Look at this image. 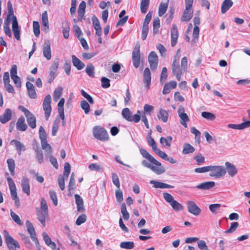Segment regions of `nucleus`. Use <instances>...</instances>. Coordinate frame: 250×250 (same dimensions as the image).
Wrapping results in <instances>:
<instances>
[{"mask_svg": "<svg viewBox=\"0 0 250 250\" xmlns=\"http://www.w3.org/2000/svg\"><path fill=\"white\" fill-rule=\"evenodd\" d=\"M202 117L210 121H213L215 119L214 114L211 112L204 111L201 113Z\"/></svg>", "mask_w": 250, "mask_h": 250, "instance_id": "8fccbe9b", "label": "nucleus"}, {"mask_svg": "<svg viewBox=\"0 0 250 250\" xmlns=\"http://www.w3.org/2000/svg\"><path fill=\"white\" fill-rule=\"evenodd\" d=\"M38 219L42 226L44 227L45 226V219L48 217V211L43 210H38L37 212Z\"/></svg>", "mask_w": 250, "mask_h": 250, "instance_id": "b1692460", "label": "nucleus"}, {"mask_svg": "<svg viewBox=\"0 0 250 250\" xmlns=\"http://www.w3.org/2000/svg\"><path fill=\"white\" fill-rule=\"evenodd\" d=\"M42 26L44 27V30L45 31H48L49 30V23L48 15L46 11H44L42 14Z\"/></svg>", "mask_w": 250, "mask_h": 250, "instance_id": "c9c22d12", "label": "nucleus"}, {"mask_svg": "<svg viewBox=\"0 0 250 250\" xmlns=\"http://www.w3.org/2000/svg\"><path fill=\"white\" fill-rule=\"evenodd\" d=\"M21 186L23 191L26 193L27 195H30V185L29 180L26 177H23L21 181Z\"/></svg>", "mask_w": 250, "mask_h": 250, "instance_id": "6ab92c4d", "label": "nucleus"}, {"mask_svg": "<svg viewBox=\"0 0 250 250\" xmlns=\"http://www.w3.org/2000/svg\"><path fill=\"white\" fill-rule=\"evenodd\" d=\"M178 38V32L177 27L176 24H172L171 29V45L174 47L177 43Z\"/></svg>", "mask_w": 250, "mask_h": 250, "instance_id": "4468645a", "label": "nucleus"}, {"mask_svg": "<svg viewBox=\"0 0 250 250\" xmlns=\"http://www.w3.org/2000/svg\"><path fill=\"white\" fill-rule=\"evenodd\" d=\"M140 151L143 157L148 160L149 162L156 166H161V163L154 159L146 150L142 148L140 149Z\"/></svg>", "mask_w": 250, "mask_h": 250, "instance_id": "ddd939ff", "label": "nucleus"}, {"mask_svg": "<svg viewBox=\"0 0 250 250\" xmlns=\"http://www.w3.org/2000/svg\"><path fill=\"white\" fill-rule=\"evenodd\" d=\"M75 202L77 205V209L79 212H83L84 210L83 207V201L79 194L75 195Z\"/></svg>", "mask_w": 250, "mask_h": 250, "instance_id": "bb28decb", "label": "nucleus"}, {"mask_svg": "<svg viewBox=\"0 0 250 250\" xmlns=\"http://www.w3.org/2000/svg\"><path fill=\"white\" fill-rule=\"evenodd\" d=\"M195 148L193 146L188 143L185 144L183 146V153L184 154H188L192 153L194 152Z\"/></svg>", "mask_w": 250, "mask_h": 250, "instance_id": "e433bc0d", "label": "nucleus"}, {"mask_svg": "<svg viewBox=\"0 0 250 250\" xmlns=\"http://www.w3.org/2000/svg\"><path fill=\"white\" fill-rule=\"evenodd\" d=\"M115 196L117 201L119 203H121L123 201V194L120 188H117L115 191Z\"/></svg>", "mask_w": 250, "mask_h": 250, "instance_id": "680f3d73", "label": "nucleus"}, {"mask_svg": "<svg viewBox=\"0 0 250 250\" xmlns=\"http://www.w3.org/2000/svg\"><path fill=\"white\" fill-rule=\"evenodd\" d=\"M122 115L126 121L131 122V113L129 108H125L123 109Z\"/></svg>", "mask_w": 250, "mask_h": 250, "instance_id": "79ce46f5", "label": "nucleus"}, {"mask_svg": "<svg viewBox=\"0 0 250 250\" xmlns=\"http://www.w3.org/2000/svg\"><path fill=\"white\" fill-rule=\"evenodd\" d=\"M94 70L95 68L93 65L91 63H89L87 65L85 71L90 77L93 78L94 77Z\"/></svg>", "mask_w": 250, "mask_h": 250, "instance_id": "ea45409f", "label": "nucleus"}, {"mask_svg": "<svg viewBox=\"0 0 250 250\" xmlns=\"http://www.w3.org/2000/svg\"><path fill=\"white\" fill-rule=\"evenodd\" d=\"M26 86L29 97L32 99L37 98V95L34 85L31 83L27 82L26 83Z\"/></svg>", "mask_w": 250, "mask_h": 250, "instance_id": "412c9836", "label": "nucleus"}, {"mask_svg": "<svg viewBox=\"0 0 250 250\" xmlns=\"http://www.w3.org/2000/svg\"><path fill=\"white\" fill-rule=\"evenodd\" d=\"M121 211L123 215V218L127 220L129 218V214L126 210V208L125 203H123L121 205Z\"/></svg>", "mask_w": 250, "mask_h": 250, "instance_id": "de8ad7c7", "label": "nucleus"}, {"mask_svg": "<svg viewBox=\"0 0 250 250\" xmlns=\"http://www.w3.org/2000/svg\"><path fill=\"white\" fill-rule=\"evenodd\" d=\"M43 55L48 60L51 59V52L50 48V43L49 41H46L42 48Z\"/></svg>", "mask_w": 250, "mask_h": 250, "instance_id": "dca6fc26", "label": "nucleus"}, {"mask_svg": "<svg viewBox=\"0 0 250 250\" xmlns=\"http://www.w3.org/2000/svg\"><path fill=\"white\" fill-rule=\"evenodd\" d=\"M181 50L179 49L174 57L172 64V72L176 76L177 79L180 81L181 75L186 71L188 66V59L186 57H183L179 64V60L181 57Z\"/></svg>", "mask_w": 250, "mask_h": 250, "instance_id": "f257e3e1", "label": "nucleus"}, {"mask_svg": "<svg viewBox=\"0 0 250 250\" xmlns=\"http://www.w3.org/2000/svg\"><path fill=\"white\" fill-rule=\"evenodd\" d=\"M33 28L34 33L36 37H38L40 35V24L38 21H34L33 22Z\"/></svg>", "mask_w": 250, "mask_h": 250, "instance_id": "864d4df0", "label": "nucleus"}, {"mask_svg": "<svg viewBox=\"0 0 250 250\" xmlns=\"http://www.w3.org/2000/svg\"><path fill=\"white\" fill-rule=\"evenodd\" d=\"M132 62L133 66L135 68H138L140 63V45L136 44L132 52Z\"/></svg>", "mask_w": 250, "mask_h": 250, "instance_id": "0eeeda50", "label": "nucleus"}, {"mask_svg": "<svg viewBox=\"0 0 250 250\" xmlns=\"http://www.w3.org/2000/svg\"><path fill=\"white\" fill-rule=\"evenodd\" d=\"M3 232L4 239L9 250H17V248H20L18 242L11 236L6 230H4Z\"/></svg>", "mask_w": 250, "mask_h": 250, "instance_id": "20e7f679", "label": "nucleus"}, {"mask_svg": "<svg viewBox=\"0 0 250 250\" xmlns=\"http://www.w3.org/2000/svg\"><path fill=\"white\" fill-rule=\"evenodd\" d=\"M221 205L219 204H211L209 206V210L213 213H217L218 212H221L220 211V208Z\"/></svg>", "mask_w": 250, "mask_h": 250, "instance_id": "49530a36", "label": "nucleus"}, {"mask_svg": "<svg viewBox=\"0 0 250 250\" xmlns=\"http://www.w3.org/2000/svg\"><path fill=\"white\" fill-rule=\"evenodd\" d=\"M147 142L148 145L151 146L153 151L156 150L157 148L156 144L154 139L152 138L150 136H148L147 137Z\"/></svg>", "mask_w": 250, "mask_h": 250, "instance_id": "338daca9", "label": "nucleus"}, {"mask_svg": "<svg viewBox=\"0 0 250 250\" xmlns=\"http://www.w3.org/2000/svg\"><path fill=\"white\" fill-rule=\"evenodd\" d=\"M59 59L55 60L49 68L48 83H51L56 77V72L59 67Z\"/></svg>", "mask_w": 250, "mask_h": 250, "instance_id": "39448f33", "label": "nucleus"}, {"mask_svg": "<svg viewBox=\"0 0 250 250\" xmlns=\"http://www.w3.org/2000/svg\"><path fill=\"white\" fill-rule=\"evenodd\" d=\"M160 27V19L158 18L154 19L153 21V31L154 34L158 33V29Z\"/></svg>", "mask_w": 250, "mask_h": 250, "instance_id": "37998d69", "label": "nucleus"}, {"mask_svg": "<svg viewBox=\"0 0 250 250\" xmlns=\"http://www.w3.org/2000/svg\"><path fill=\"white\" fill-rule=\"evenodd\" d=\"M62 90L63 88L62 87H58L55 89L53 93V99L55 101H58L62 96Z\"/></svg>", "mask_w": 250, "mask_h": 250, "instance_id": "a18cd8bd", "label": "nucleus"}, {"mask_svg": "<svg viewBox=\"0 0 250 250\" xmlns=\"http://www.w3.org/2000/svg\"><path fill=\"white\" fill-rule=\"evenodd\" d=\"M42 235L45 244L47 246H49L51 249L53 250L55 249L56 246V244L54 242L51 241L48 234L45 232H43L42 233Z\"/></svg>", "mask_w": 250, "mask_h": 250, "instance_id": "473e14b6", "label": "nucleus"}, {"mask_svg": "<svg viewBox=\"0 0 250 250\" xmlns=\"http://www.w3.org/2000/svg\"><path fill=\"white\" fill-rule=\"evenodd\" d=\"M151 74L148 68H146L143 73V81L146 84V87L147 89L150 88L151 83Z\"/></svg>", "mask_w": 250, "mask_h": 250, "instance_id": "f3484780", "label": "nucleus"}, {"mask_svg": "<svg viewBox=\"0 0 250 250\" xmlns=\"http://www.w3.org/2000/svg\"><path fill=\"white\" fill-rule=\"evenodd\" d=\"M14 143L15 146L16 147L18 153L20 155L21 154V151L23 148L24 146L20 141L17 140H12L11 143Z\"/></svg>", "mask_w": 250, "mask_h": 250, "instance_id": "052dcab7", "label": "nucleus"}, {"mask_svg": "<svg viewBox=\"0 0 250 250\" xmlns=\"http://www.w3.org/2000/svg\"><path fill=\"white\" fill-rule=\"evenodd\" d=\"M3 83L6 90L11 93L15 92L13 87L10 84L9 74L8 72H5L3 75Z\"/></svg>", "mask_w": 250, "mask_h": 250, "instance_id": "2eb2a0df", "label": "nucleus"}, {"mask_svg": "<svg viewBox=\"0 0 250 250\" xmlns=\"http://www.w3.org/2000/svg\"><path fill=\"white\" fill-rule=\"evenodd\" d=\"M71 170V167L70 164L68 163H65L64 167V171L63 173V176L65 177V178H67Z\"/></svg>", "mask_w": 250, "mask_h": 250, "instance_id": "69168bd1", "label": "nucleus"}, {"mask_svg": "<svg viewBox=\"0 0 250 250\" xmlns=\"http://www.w3.org/2000/svg\"><path fill=\"white\" fill-rule=\"evenodd\" d=\"M233 2L232 0H224L221 6V12L225 14L233 5Z\"/></svg>", "mask_w": 250, "mask_h": 250, "instance_id": "7c9ffc66", "label": "nucleus"}, {"mask_svg": "<svg viewBox=\"0 0 250 250\" xmlns=\"http://www.w3.org/2000/svg\"><path fill=\"white\" fill-rule=\"evenodd\" d=\"M180 119V124L185 127H187V123L189 121V119L186 113L181 114L179 116Z\"/></svg>", "mask_w": 250, "mask_h": 250, "instance_id": "c03bdc74", "label": "nucleus"}, {"mask_svg": "<svg viewBox=\"0 0 250 250\" xmlns=\"http://www.w3.org/2000/svg\"><path fill=\"white\" fill-rule=\"evenodd\" d=\"M25 224L27 227V231L29 234H30L31 238L32 240L35 239V240H36V233L32 224L28 220L26 221Z\"/></svg>", "mask_w": 250, "mask_h": 250, "instance_id": "a878e982", "label": "nucleus"}, {"mask_svg": "<svg viewBox=\"0 0 250 250\" xmlns=\"http://www.w3.org/2000/svg\"><path fill=\"white\" fill-rule=\"evenodd\" d=\"M215 186V183L212 181L206 182L197 185L196 188L201 189H209Z\"/></svg>", "mask_w": 250, "mask_h": 250, "instance_id": "2f4dec72", "label": "nucleus"}, {"mask_svg": "<svg viewBox=\"0 0 250 250\" xmlns=\"http://www.w3.org/2000/svg\"><path fill=\"white\" fill-rule=\"evenodd\" d=\"M93 133L94 137L101 141H106L109 139L107 131L103 127L95 126L93 129Z\"/></svg>", "mask_w": 250, "mask_h": 250, "instance_id": "f03ea898", "label": "nucleus"}, {"mask_svg": "<svg viewBox=\"0 0 250 250\" xmlns=\"http://www.w3.org/2000/svg\"><path fill=\"white\" fill-rule=\"evenodd\" d=\"M188 211L194 215H199L201 210L197 206L196 203L192 200H188L187 202Z\"/></svg>", "mask_w": 250, "mask_h": 250, "instance_id": "1a4fd4ad", "label": "nucleus"}, {"mask_svg": "<svg viewBox=\"0 0 250 250\" xmlns=\"http://www.w3.org/2000/svg\"><path fill=\"white\" fill-rule=\"evenodd\" d=\"M42 147L43 149L48 148V154H51L52 152L51 146L47 143V139L41 140Z\"/></svg>", "mask_w": 250, "mask_h": 250, "instance_id": "603ef678", "label": "nucleus"}, {"mask_svg": "<svg viewBox=\"0 0 250 250\" xmlns=\"http://www.w3.org/2000/svg\"><path fill=\"white\" fill-rule=\"evenodd\" d=\"M209 176L215 178H220L226 173L225 167L222 166H209Z\"/></svg>", "mask_w": 250, "mask_h": 250, "instance_id": "7ed1b4c3", "label": "nucleus"}, {"mask_svg": "<svg viewBox=\"0 0 250 250\" xmlns=\"http://www.w3.org/2000/svg\"><path fill=\"white\" fill-rule=\"evenodd\" d=\"M120 246L122 249L131 250L134 247V244L131 241L123 242L120 243Z\"/></svg>", "mask_w": 250, "mask_h": 250, "instance_id": "58836bf2", "label": "nucleus"}, {"mask_svg": "<svg viewBox=\"0 0 250 250\" xmlns=\"http://www.w3.org/2000/svg\"><path fill=\"white\" fill-rule=\"evenodd\" d=\"M64 101V99L62 98L61 99L58 104V111L59 113V116L61 118L62 120H64L65 118L63 109Z\"/></svg>", "mask_w": 250, "mask_h": 250, "instance_id": "c756f323", "label": "nucleus"}, {"mask_svg": "<svg viewBox=\"0 0 250 250\" xmlns=\"http://www.w3.org/2000/svg\"><path fill=\"white\" fill-rule=\"evenodd\" d=\"M227 126L229 128L242 130L250 127V122H244L238 125L229 124Z\"/></svg>", "mask_w": 250, "mask_h": 250, "instance_id": "aec40b11", "label": "nucleus"}, {"mask_svg": "<svg viewBox=\"0 0 250 250\" xmlns=\"http://www.w3.org/2000/svg\"><path fill=\"white\" fill-rule=\"evenodd\" d=\"M16 128L17 130L25 131L27 128V125L25 123V119L23 116L20 117L17 122Z\"/></svg>", "mask_w": 250, "mask_h": 250, "instance_id": "4be33fe9", "label": "nucleus"}, {"mask_svg": "<svg viewBox=\"0 0 250 250\" xmlns=\"http://www.w3.org/2000/svg\"><path fill=\"white\" fill-rule=\"evenodd\" d=\"M158 167L152 165L150 169L157 174H161L165 171V169L161 166H157Z\"/></svg>", "mask_w": 250, "mask_h": 250, "instance_id": "3c124183", "label": "nucleus"}, {"mask_svg": "<svg viewBox=\"0 0 250 250\" xmlns=\"http://www.w3.org/2000/svg\"><path fill=\"white\" fill-rule=\"evenodd\" d=\"M149 0H142L140 8L142 13H146L149 6Z\"/></svg>", "mask_w": 250, "mask_h": 250, "instance_id": "a19ab883", "label": "nucleus"}, {"mask_svg": "<svg viewBox=\"0 0 250 250\" xmlns=\"http://www.w3.org/2000/svg\"><path fill=\"white\" fill-rule=\"evenodd\" d=\"M75 185V175L74 173H72L71 175L69 185H68V188L69 190H71L74 189V187Z\"/></svg>", "mask_w": 250, "mask_h": 250, "instance_id": "e2e57ef3", "label": "nucleus"}, {"mask_svg": "<svg viewBox=\"0 0 250 250\" xmlns=\"http://www.w3.org/2000/svg\"><path fill=\"white\" fill-rule=\"evenodd\" d=\"M72 61L73 65L78 70H80L83 69L85 66V64L83 63L79 58L75 55H73L71 56Z\"/></svg>", "mask_w": 250, "mask_h": 250, "instance_id": "393cba45", "label": "nucleus"}, {"mask_svg": "<svg viewBox=\"0 0 250 250\" xmlns=\"http://www.w3.org/2000/svg\"><path fill=\"white\" fill-rule=\"evenodd\" d=\"M51 97L50 95L48 94L45 96L43 102V109L45 112V117L46 120H48L50 115L51 112Z\"/></svg>", "mask_w": 250, "mask_h": 250, "instance_id": "423d86ee", "label": "nucleus"}, {"mask_svg": "<svg viewBox=\"0 0 250 250\" xmlns=\"http://www.w3.org/2000/svg\"><path fill=\"white\" fill-rule=\"evenodd\" d=\"M81 107L84 110L85 114H88L90 111V105L85 100H83L81 103Z\"/></svg>", "mask_w": 250, "mask_h": 250, "instance_id": "4d7b16f0", "label": "nucleus"}, {"mask_svg": "<svg viewBox=\"0 0 250 250\" xmlns=\"http://www.w3.org/2000/svg\"><path fill=\"white\" fill-rule=\"evenodd\" d=\"M192 16L193 11L191 10V9H187L186 7L181 20L183 21H188L192 18Z\"/></svg>", "mask_w": 250, "mask_h": 250, "instance_id": "f704fd0d", "label": "nucleus"}, {"mask_svg": "<svg viewBox=\"0 0 250 250\" xmlns=\"http://www.w3.org/2000/svg\"><path fill=\"white\" fill-rule=\"evenodd\" d=\"M112 180L114 185L117 188H120V183L117 174L115 173H112Z\"/></svg>", "mask_w": 250, "mask_h": 250, "instance_id": "13d9d810", "label": "nucleus"}, {"mask_svg": "<svg viewBox=\"0 0 250 250\" xmlns=\"http://www.w3.org/2000/svg\"><path fill=\"white\" fill-rule=\"evenodd\" d=\"M225 165L226 172H228L229 176L233 177L237 174L238 169L234 165L229 162H226Z\"/></svg>", "mask_w": 250, "mask_h": 250, "instance_id": "9b49d317", "label": "nucleus"}, {"mask_svg": "<svg viewBox=\"0 0 250 250\" xmlns=\"http://www.w3.org/2000/svg\"><path fill=\"white\" fill-rule=\"evenodd\" d=\"M26 121L28 125L32 128H35L36 127V119L35 116L30 112L25 115Z\"/></svg>", "mask_w": 250, "mask_h": 250, "instance_id": "5701e85b", "label": "nucleus"}, {"mask_svg": "<svg viewBox=\"0 0 250 250\" xmlns=\"http://www.w3.org/2000/svg\"><path fill=\"white\" fill-rule=\"evenodd\" d=\"M9 21H5L4 22V26L3 27V29L5 34L7 35L9 37L11 38L12 37V33L11 31V29L9 27Z\"/></svg>", "mask_w": 250, "mask_h": 250, "instance_id": "6e6d98bb", "label": "nucleus"}, {"mask_svg": "<svg viewBox=\"0 0 250 250\" xmlns=\"http://www.w3.org/2000/svg\"><path fill=\"white\" fill-rule=\"evenodd\" d=\"M168 116V112L160 108L157 114V117L159 120H161L163 122L166 123L167 121Z\"/></svg>", "mask_w": 250, "mask_h": 250, "instance_id": "72a5a7b5", "label": "nucleus"}, {"mask_svg": "<svg viewBox=\"0 0 250 250\" xmlns=\"http://www.w3.org/2000/svg\"><path fill=\"white\" fill-rule=\"evenodd\" d=\"M239 226V223L237 222H234L231 223L230 227L228 230L225 231L226 233H229L234 232Z\"/></svg>", "mask_w": 250, "mask_h": 250, "instance_id": "bf43d9fd", "label": "nucleus"}, {"mask_svg": "<svg viewBox=\"0 0 250 250\" xmlns=\"http://www.w3.org/2000/svg\"><path fill=\"white\" fill-rule=\"evenodd\" d=\"M12 116V110L10 108H6L4 112L0 116V122L5 124L11 119Z\"/></svg>", "mask_w": 250, "mask_h": 250, "instance_id": "a211bd4d", "label": "nucleus"}, {"mask_svg": "<svg viewBox=\"0 0 250 250\" xmlns=\"http://www.w3.org/2000/svg\"><path fill=\"white\" fill-rule=\"evenodd\" d=\"M8 169L10 172L11 175L14 176L15 175V164L14 160L12 159H8L7 160Z\"/></svg>", "mask_w": 250, "mask_h": 250, "instance_id": "4c0bfd02", "label": "nucleus"}, {"mask_svg": "<svg viewBox=\"0 0 250 250\" xmlns=\"http://www.w3.org/2000/svg\"><path fill=\"white\" fill-rule=\"evenodd\" d=\"M170 204L173 210H174L175 211H179L183 210V206L175 200H174Z\"/></svg>", "mask_w": 250, "mask_h": 250, "instance_id": "09e8293b", "label": "nucleus"}, {"mask_svg": "<svg viewBox=\"0 0 250 250\" xmlns=\"http://www.w3.org/2000/svg\"><path fill=\"white\" fill-rule=\"evenodd\" d=\"M62 33L63 37L65 39H68L69 36V30H70V26L68 22L64 20L62 21Z\"/></svg>", "mask_w": 250, "mask_h": 250, "instance_id": "cd10ccee", "label": "nucleus"}, {"mask_svg": "<svg viewBox=\"0 0 250 250\" xmlns=\"http://www.w3.org/2000/svg\"><path fill=\"white\" fill-rule=\"evenodd\" d=\"M10 214L12 218L16 223L20 225H21L22 224L21 220L17 214L12 210L11 211Z\"/></svg>", "mask_w": 250, "mask_h": 250, "instance_id": "774afa93", "label": "nucleus"}, {"mask_svg": "<svg viewBox=\"0 0 250 250\" xmlns=\"http://www.w3.org/2000/svg\"><path fill=\"white\" fill-rule=\"evenodd\" d=\"M169 0H163L159 7L158 14L160 17L162 16L167 11Z\"/></svg>", "mask_w": 250, "mask_h": 250, "instance_id": "c85d7f7f", "label": "nucleus"}, {"mask_svg": "<svg viewBox=\"0 0 250 250\" xmlns=\"http://www.w3.org/2000/svg\"><path fill=\"white\" fill-rule=\"evenodd\" d=\"M12 31L15 38L18 40H20V30L18 25V22L15 16L12 17Z\"/></svg>", "mask_w": 250, "mask_h": 250, "instance_id": "9d476101", "label": "nucleus"}, {"mask_svg": "<svg viewBox=\"0 0 250 250\" xmlns=\"http://www.w3.org/2000/svg\"><path fill=\"white\" fill-rule=\"evenodd\" d=\"M148 61L151 70H155L158 66V57L154 51H151L149 53L148 56Z\"/></svg>", "mask_w": 250, "mask_h": 250, "instance_id": "6e6552de", "label": "nucleus"}, {"mask_svg": "<svg viewBox=\"0 0 250 250\" xmlns=\"http://www.w3.org/2000/svg\"><path fill=\"white\" fill-rule=\"evenodd\" d=\"M60 123V120L59 118H56L54 121L52 126V136H55L58 130L59 124Z\"/></svg>", "mask_w": 250, "mask_h": 250, "instance_id": "5fc2aeb1", "label": "nucleus"}, {"mask_svg": "<svg viewBox=\"0 0 250 250\" xmlns=\"http://www.w3.org/2000/svg\"><path fill=\"white\" fill-rule=\"evenodd\" d=\"M7 180L12 199L18 198L17 193V188L14 180L9 177L7 178Z\"/></svg>", "mask_w": 250, "mask_h": 250, "instance_id": "f8f14e48", "label": "nucleus"}, {"mask_svg": "<svg viewBox=\"0 0 250 250\" xmlns=\"http://www.w3.org/2000/svg\"><path fill=\"white\" fill-rule=\"evenodd\" d=\"M86 220V216L84 214L80 215L76 220V224L80 226L83 223H84Z\"/></svg>", "mask_w": 250, "mask_h": 250, "instance_id": "0e129e2a", "label": "nucleus"}]
</instances>
